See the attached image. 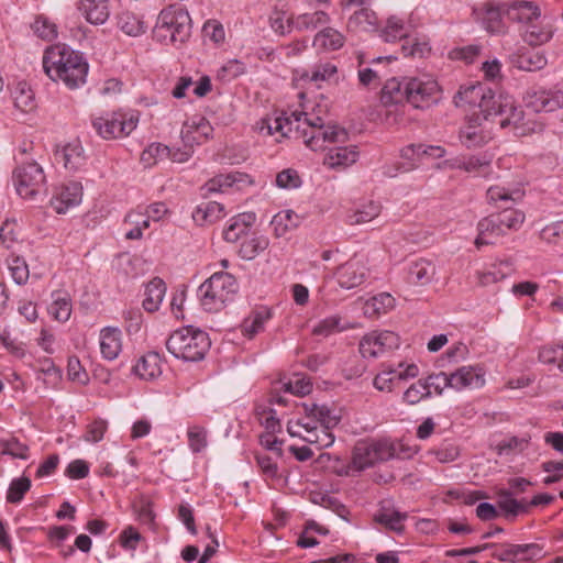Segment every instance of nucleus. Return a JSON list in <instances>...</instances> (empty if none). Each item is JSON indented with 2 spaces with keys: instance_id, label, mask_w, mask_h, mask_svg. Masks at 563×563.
Returning a JSON list of instances; mask_svg holds the SVG:
<instances>
[{
  "instance_id": "nucleus-1",
  "label": "nucleus",
  "mask_w": 563,
  "mask_h": 563,
  "mask_svg": "<svg viewBox=\"0 0 563 563\" xmlns=\"http://www.w3.org/2000/svg\"><path fill=\"white\" fill-rule=\"evenodd\" d=\"M488 202H503L505 207L501 211L493 212L481 219L477 223V236L475 246L481 249L483 245H493L497 241L511 232L518 231L525 222V213L512 206L515 198L508 189L499 186H492L487 190Z\"/></svg>"
},
{
  "instance_id": "nucleus-2",
  "label": "nucleus",
  "mask_w": 563,
  "mask_h": 563,
  "mask_svg": "<svg viewBox=\"0 0 563 563\" xmlns=\"http://www.w3.org/2000/svg\"><path fill=\"white\" fill-rule=\"evenodd\" d=\"M43 69L53 81L63 82L68 89L86 84L89 64L84 54L66 44L47 47L43 55Z\"/></svg>"
},
{
  "instance_id": "nucleus-3",
  "label": "nucleus",
  "mask_w": 563,
  "mask_h": 563,
  "mask_svg": "<svg viewBox=\"0 0 563 563\" xmlns=\"http://www.w3.org/2000/svg\"><path fill=\"white\" fill-rule=\"evenodd\" d=\"M191 34V19L183 9L169 5L161 11L153 29V37L165 45L185 43Z\"/></svg>"
},
{
  "instance_id": "nucleus-4",
  "label": "nucleus",
  "mask_w": 563,
  "mask_h": 563,
  "mask_svg": "<svg viewBox=\"0 0 563 563\" xmlns=\"http://www.w3.org/2000/svg\"><path fill=\"white\" fill-rule=\"evenodd\" d=\"M238 291L239 284L232 274L217 272L199 286L198 297L206 311L217 312L232 301Z\"/></svg>"
},
{
  "instance_id": "nucleus-5",
  "label": "nucleus",
  "mask_w": 563,
  "mask_h": 563,
  "mask_svg": "<svg viewBox=\"0 0 563 563\" xmlns=\"http://www.w3.org/2000/svg\"><path fill=\"white\" fill-rule=\"evenodd\" d=\"M166 349L176 358L186 362H198L209 351L210 340L205 331L186 327L169 335L166 341Z\"/></svg>"
},
{
  "instance_id": "nucleus-6",
  "label": "nucleus",
  "mask_w": 563,
  "mask_h": 563,
  "mask_svg": "<svg viewBox=\"0 0 563 563\" xmlns=\"http://www.w3.org/2000/svg\"><path fill=\"white\" fill-rule=\"evenodd\" d=\"M454 102L456 106L464 103L476 106L481 112L487 119L490 115H503L507 110L511 111V115L500 121V125L504 128L512 121L520 119L521 112L518 111L512 104L508 102L501 103L497 101L495 97L486 96L485 89L482 85H473L464 89H460L454 96Z\"/></svg>"
},
{
  "instance_id": "nucleus-7",
  "label": "nucleus",
  "mask_w": 563,
  "mask_h": 563,
  "mask_svg": "<svg viewBox=\"0 0 563 563\" xmlns=\"http://www.w3.org/2000/svg\"><path fill=\"white\" fill-rule=\"evenodd\" d=\"M301 128L297 137H301L305 144L312 151L323 148L325 142H344L347 133L338 125H325L324 120L314 113L301 112Z\"/></svg>"
},
{
  "instance_id": "nucleus-8",
  "label": "nucleus",
  "mask_w": 563,
  "mask_h": 563,
  "mask_svg": "<svg viewBox=\"0 0 563 563\" xmlns=\"http://www.w3.org/2000/svg\"><path fill=\"white\" fill-rule=\"evenodd\" d=\"M410 25H407L402 19L393 15L387 19L385 27L380 31V37L384 42L393 43L397 40L402 41L401 52L405 57L422 58L430 53L431 47L424 40L410 36Z\"/></svg>"
},
{
  "instance_id": "nucleus-9",
  "label": "nucleus",
  "mask_w": 563,
  "mask_h": 563,
  "mask_svg": "<svg viewBox=\"0 0 563 563\" xmlns=\"http://www.w3.org/2000/svg\"><path fill=\"white\" fill-rule=\"evenodd\" d=\"M12 183L16 194L23 199H34L46 191L44 170L34 161L18 165L12 172Z\"/></svg>"
},
{
  "instance_id": "nucleus-10",
  "label": "nucleus",
  "mask_w": 563,
  "mask_h": 563,
  "mask_svg": "<svg viewBox=\"0 0 563 563\" xmlns=\"http://www.w3.org/2000/svg\"><path fill=\"white\" fill-rule=\"evenodd\" d=\"M97 134L104 140H113L128 136L135 130L139 115L134 112L113 111L91 120Z\"/></svg>"
},
{
  "instance_id": "nucleus-11",
  "label": "nucleus",
  "mask_w": 563,
  "mask_h": 563,
  "mask_svg": "<svg viewBox=\"0 0 563 563\" xmlns=\"http://www.w3.org/2000/svg\"><path fill=\"white\" fill-rule=\"evenodd\" d=\"M440 98L438 82L430 77L407 79V102L416 109H427Z\"/></svg>"
},
{
  "instance_id": "nucleus-12",
  "label": "nucleus",
  "mask_w": 563,
  "mask_h": 563,
  "mask_svg": "<svg viewBox=\"0 0 563 563\" xmlns=\"http://www.w3.org/2000/svg\"><path fill=\"white\" fill-rule=\"evenodd\" d=\"M399 336L393 331H372L365 334L358 344L363 357H378L386 351L399 346Z\"/></svg>"
},
{
  "instance_id": "nucleus-13",
  "label": "nucleus",
  "mask_w": 563,
  "mask_h": 563,
  "mask_svg": "<svg viewBox=\"0 0 563 563\" xmlns=\"http://www.w3.org/2000/svg\"><path fill=\"white\" fill-rule=\"evenodd\" d=\"M506 2L501 4L487 3L481 9L474 10L475 19L481 22L483 27L490 34L505 33L503 15H505Z\"/></svg>"
},
{
  "instance_id": "nucleus-14",
  "label": "nucleus",
  "mask_w": 563,
  "mask_h": 563,
  "mask_svg": "<svg viewBox=\"0 0 563 563\" xmlns=\"http://www.w3.org/2000/svg\"><path fill=\"white\" fill-rule=\"evenodd\" d=\"M505 15L514 22L528 24L539 21L541 12L533 1L511 0L506 2Z\"/></svg>"
},
{
  "instance_id": "nucleus-15",
  "label": "nucleus",
  "mask_w": 563,
  "mask_h": 563,
  "mask_svg": "<svg viewBox=\"0 0 563 563\" xmlns=\"http://www.w3.org/2000/svg\"><path fill=\"white\" fill-rule=\"evenodd\" d=\"M451 380L455 390L478 389L485 385V372L479 366H462L451 373Z\"/></svg>"
},
{
  "instance_id": "nucleus-16",
  "label": "nucleus",
  "mask_w": 563,
  "mask_h": 563,
  "mask_svg": "<svg viewBox=\"0 0 563 563\" xmlns=\"http://www.w3.org/2000/svg\"><path fill=\"white\" fill-rule=\"evenodd\" d=\"M528 106L537 112H552L563 108V90L540 89L529 95Z\"/></svg>"
},
{
  "instance_id": "nucleus-17",
  "label": "nucleus",
  "mask_w": 563,
  "mask_h": 563,
  "mask_svg": "<svg viewBox=\"0 0 563 563\" xmlns=\"http://www.w3.org/2000/svg\"><path fill=\"white\" fill-rule=\"evenodd\" d=\"M335 276L340 287L352 289L364 283L366 267L361 262L352 260L339 266Z\"/></svg>"
},
{
  "instance_id": "nucleus-18",
  "label": "nucleus",
  "mask_w": 563,
  "mask_h": 563,
  "mask_svg": "<svg viewBox=\"0 0 563 563\" xmlns=\"http://www.w3.org/2000/svg\"><path fill=\"white\" fill-rule=\"evenodd\" d=\"M82 197V187L79 183H69L64 185L51 203L57 213H65L70 207L80 203Z\"/></svg>"
},
{
  "instance_id": "nucleus-19",
  "label": "nucleus",
  "mask_w": 563,
  "mask_h": 563,
  "mask_svg": "<svg viewBox=\"0 0 563 563\" xmlns=\"http://www.w3.org/2000/svg\"><path fill=\"white\" fill-rule=\"evenodd\" d=\"M255 220L256 216L253 212H243L233 217L223 230V239L230 243L238 242L242 236L247 235Z\"/></svg>"
},
{
  "instance_id": "nucleus-20",
  "label": "nucleus",
  "mask_w": 563,
  "mask_h": 563,
  "mask_svg": "<svg viewBox=\"0 0 563 563\" xmlns=\"http://www.w3.org/2000/svg\"><path fill=\"white\" fill-rule=\"evenodd\" d=\"M435 272V265L431 261L419 258L409 264L407 280L412 285L426 286L433 280Z\"/></svg>"
},
{
  "instance_id": "nucleus-21",
  "label": "nucleus",
  "mask_w": 563,
  "mask_h": 563,
  "mask_svg": "<svg viewBox=\"0 0 563 563\" xmlns=\"http://www.w3.org/2000/svg\"><path fill=\"white\" fill-rule=\"evenodd\" d=\"M100 351L108 361L119 356L122 351V333L118 328L106 327L100 331Z\"/></svg>"
},
{
  "instance_id": "nucleus-22",
  "label": "nucleus",
  "mask_w": 563,
  "mask_h": 563,
  "mask_svg": "<svg viewBox=\"0 0 563 563\" xmlns=\"http://www.w3.org/2000/svg\"><path fill=\"white\" fill-rule=\"evenodd\" d=\"M358 158L356 146H335L328 151L323 164L332 169L345 168Z\"/></svg>"
},
{
  "instance_id": "nucleus-23",
  "label": "nucleus",
  "mask_w": 563,
  "mask_h": 563,
  "mask_svg": "<svg viewBox=\"0 0 563 563\" xmlns=\"http://www.w3.org/2000/svg\"><path fill=\"white\" fill-rule=\"evenodd\" d=\"M408 518L407 512H400L389 506L382 505L374 515V521L383 525L386 529L402 534L405 531L404 521Z\"/></svg>"
},
{
  "instance_id": "nucleus-24",
  "label": "nucleus",
  "mask_w": 563,
  "mask_h": 563,
  "mask_svg": "<svg viewBox=\"0 0 563 563\" xmlns=\"http://www.w3.org/2000/svg\"><path fill=\"white\" fill-rule=\"evenodd\" d=\"M55 156L64 163L65 168L71 172L79 170L86 163L84 148L79 142L68 143L57 151Z\"/></svg>"
},
{
  "instance_id": "nucleus-25",
  "label": "nucleus",
  "mask_w": 563,
  "mask_h": 563,
  "mask_svg": "<svg viewBox=\"0 0 563 563\" xmlns=\"http://www.w3.org/2000/svg\"><path fill=\"white\" fill-rule=\"evenodd\" d=\"M338 67L332 62H320L314 64L310 70H305L300 78L321 87V82L338 81Z\"/></svg>"
},
{
  "instance_id": "nucleus-26",
  "label": "nucleus",
  "mask_w": 563,
  "mask_h": 563,
  "mask_svg": "<svg viewBox=\"0 0 563 563\" xmlns=\"http://www.w3.org/2000/svg\"><path fill=\"white\" fill-rule=\"evenodd\" d=\"M380 100L384 106H398L407 102V79H387L382 89Z\"/></svg>"
},
{
  "instance_id": "nucleus-27",
  "label": "nucleus",
  "mask_w": 563,
  "mask_h": 563,
  "mask_svg": "<svg viewBox=\"0 0 563 563\" xmlns=\"http://www.w3.org/2000/svg\"><path fill=\"white\" fill-rule=\"evenodd\" d=\"M378 461L375 457V453L371 441L358 442L352 452V461L349 465L350 468L362 472L368 467L374 466Z\"/></svg>"
},
{
  "instance_id": "nucleus-28",
  "label": "nucleus",
  "mask_w": 563,
  "mask_h": 563,
  "mask_svg": "<svg viewBox=\"0 0 563 563\" xmlns=\"http://www.w3.org/2000/svg\"><path fill=\"white\" fill-rule=\"evenodd\" d=\"M497 506L504 512L506 518H516L520 514L529 512V505L525 499L518 500L506 488L497 492Z\"/></svg>"
},
{
  "instance_id": "nucleus-29",
  "label": "nucleus",
  "mask_w": 563,
  "mask_h": 563,
  "mask_svg": "<svg viewBox=\"0 0 563 563\" xmlns=\"http://www.w3.org/2000/svg\"><path fill=\"white\" fill-rule=\"evenodd\" d=\"M305 413L308 418L316 420L321 428L332 430L338 426L340 418L333 415L332 410L325 405L302 404Z\"/></svg>"
},
{
  "instance_id": "nucleus-30",
  "label": "nucleus",
  "mask_w": 563,
  "mask_h": 563,
  "mask_svg": "<svg viewBox=\"0 0 563 563\" xmlns=\"http://www.w3.org/2000/svg\"><path fill=\"white\" fill-rule=\"evenodd\" d=\"M378 18L376 13L368 8H362L354 12L347 21V30L352 32H369L377 29Z\"/></svg>"
},
{
  "instance_id": "nucleus-31",
  "label": "nucleus",
  "mask_w": 563,
  "mask_h": 563,
  "mask_svg": "<svg viewBox=\"0 0 563 563\" xmlns=\"http://www.w3.org/2000/svg\"><path fill=\"white\" fill-rule=\"evenodd\" d=\"M166 292V285L163 279L155 277L145 287L143 308L148 312L158 310Z\"/></svg>"
},
{
  "instance_id": "nucleus-32",
  "label": "nucleus",
  "mask_w": 563,
  "mask_h": 563,
  "mask_svg": "<svg viewBox=\"0 0 563 563\" xmlns=\"http://www.w3.org/2000/svg\"><path fill=\"white\" fill-rule=\"evenodd\" d=\"M81 11L86 20L95 25L106 23L110 15L109 2L102 0H86Z\"/></svg>"
},
{
  "instance_id": "nucleus-33",
  "label": "nucleus",
  "mask_w": 563,
  "mask_h": 563,
  "mask_svg": "<svg viewBox=\"0 0 563 563\" xmlns=\"http://www.w3.org/2000/svg\"><path fill=\"white\" fill-rule=\"evenodd\" d=\"M355 325L351 322L344 321L341 316L333 314L320 320L313 328L312 334L318 336L328 338L335 332H342L349 329H354Z\"/></svg>"
},
{
  "instance_id": "nucleus-34",
  "label": "nucleus",
  "mask_w": 563,
  "mask_h": 563,
  "mask_svg": "<svg viewBox=\"0 0 563 563\" xmlns=\"http://www.w3.org/2000/svg\"><path fill=\"white\" fill-rule=\"evenodd\" d=\"M223 217V206L217 201H205L192 212L194 221L199 225L213 223Z\"/></svg>"
},
{
  "instance_id": "nucleus-35",
  "label": "nucleus",
  "mask_w": 563,
  "mask_h": 563,
  "mask_svg": "<svg viewBox=\"0 0 563 563\" xmlns=\"http://www.w3.org/2000/svg\"><path fill=\"white\" fill-rule=\"evenodd\" d=\"M246 175L239 172L229 173L227 175H218L201 187V195L207 196L208 194L212 192H224L227 188L243 181Z\"/></svg>"
},
{
  "instance_id": "nucleus-36",
  "label": "nucleus",
  "mask_w": 563,
  "mask_h": 563,
  "mask_svg": "<svg viewBox=\"0 0 563 563\" xmlns=\"http://www.w3.org/2000/svg\"><path fill=\"white\" fill-rule=\"evenodd\" d=\"M53 302L48 308V312L52 317L59 321L66 322L69 320L73 311L71 299L69 295L62 290L53 291Z\"/></svg>"
},
{
  "instance_id": "nucleus-37",
  "label": "nucleus",
  "mask_w": 563,
  "mask_h": 563,
  "mask_svg": "<svg viewBox=\"0 0 563 563\" xmlns=\"http://www.w3.org/2000/svg\"><path fill=\"white\" fill-rule=\"evenodd\" d=\"M119 29L129 36H140L146 32L147 25L143 18L132 11H122L118 15Z\"/></svg>"
},
{
  "instance_id": "nucleus-38",
  "label": "nucleus",
  "mask_w": 563,
  "mask_h": 563,
  "mask_svg": "<svg viewBox=\"0 0 563 563\" xmlns=\"http://www.w3.org/2000/svg\"><path fill=\"white\" fill-rule=\"evenodd\" d=\"M345 38L342 33L333 27H324L313 38V46L322 51H336L344 45Z\"/></svg>"
},
{
  "instance_id": "nucleus-39",
  "label": "nucleus",
  "mask_w": 563,
  "mask_h": 563,
  "mask_svg": "<svg viewBox=\"0 0 563 563\" xmlns=\"http://www.w3.org/2000/svg\"><path fill=\"white\" fill-rule=\"evenodd\" d=\"M124 225L130 227L125 231L126 240H141L143 231L150 227L148 217L139 210L130 211L124 218Z\"/></svg>"
},
{
  "instance_id": "nucleus-40",
  "label": "nucleus",
  "mask_w": 563,
  "mask_h": 563,
  "mask_svg": "<svg viewBox=\"0 0 563 563\" xmlns=\"http://www.w3.org/2000/svg\"><path fill=\"white\" fill-rule=\"evenodd\" d=\"M134 372L143 379H153L161 375L162 368L158 353L151 352L142 356L134 366Z\"/></svg>"
},
{
  "instance_id": "nucleus-41",
  "label": "nucleus",
  "mask_w": 563,
  "mask_h": 563,
  "mask_svg": "<svg viewBox=\"0 0 563 563\" xmlns=\"http://www.w3.org/2000/svg\"><path fill=\"white\" fill-rule=\"evenodd\" d=\"M373 446L375 457L378 463L387 462L389 460L395 459L398 455V451L400 448L399 440H393L390 438H379L369 440Z\"/></svg>"
},
{
  "instance_id": "nucleus-42",
  "label": "nucleus",
  "mask_w": 563,
  "mask_h": 563,
  "mask_svg": "<svg viewBox=\"0 0 563 563\" xmlns=\"http://www.w3.org/2000/svg\"><path fill=\"white\" fill-rule=\"evenodd\" d=\"M460 140L464 146L473 148L485 145L489 140V135L479 125L470 122L461 129Z\"/></svg>"
},
{
  "instance_id": "nucleus-43",
  "label": "nucleus",
  "mask_w": 563,
  "mask_h": 563,
  "mask_svg": "<svg viewBox=\"0 0 563 563\" xmlns=\"http://www.w3.org/2000/svg\"><path fill=\"white\" fill-rule=\"evenodd\" d=\"M269 245L265 235L253 234L244 240L240 246L239 255L246 261L254 260L260 253L264 252Z\"/></svg>"
},
{
  "instance_id": "nucleus-44",
  "label": "nucleus",
  "mask_w": 563,
  "mask_h": 563,
  "mask_svg": "<svg viewBox=\"0 0 563 563\" xmlns=\"http://www.w3.org/2000/svg\"><path fill=\"white\" fill-rule=\"evenodd\" d=\"M272 313L267 308H261L253 312L242 323V332L252 339L255 334L263 331L264 324L271 319Z\"/></svg>"
},
{
  "instance_id": "nucleus-45",
  "label": "nucleus",
  "mask_w": 563,
  "mask_h": 563,
  "mask_svg": "<svg viewBox=\"0 0 563 563\" xmlns=\"http://www.w3.org/2000/svg\"><path fill=\"white\" fill-rule=\"evenodd\" d=\"M523 40L532 46L547 43L552 37V30L549 25H543L539 21L525 26Z\"/></svg>"
},
{
  "instance_id": "nucleus-46",
  "label": "nucleus",
  "mask_w": 563,
  "mask_h": 563,
  "mask_svg": "<svg viewBox=\"0 0 563 563\" xmlns=\"http://www.w3.org/2000/svg\"><path fill=\"white\" fill-rule=\"evenodd\" d=\"M301 112L294 111L289 117L274 118V134L280 133L282 137L288 136L290 133L300 132L301 128Z\"/></svg>"
},
{
  "instance_id": "nucleus-47",
  "label": "nucleus",
  "mask_w": 563,
  "mask_h": 563,
  "mask_svg": "<svg viewBox=\"0 0 563 563\" xmlns=\"http://www.w3.org/2000/svg\"><path fill=\"white\" fill-rule=\"evenodd\" d=\"M329 22V15L323 11H314L310 13L300 14L292 20L294 29L313 30L318 26L324 25Z\"/></svg>"
},
{
  "instance_id": "nucleus-48",
  "label": "nucleus",
  "mask_w": 563,
  "mask_h": 563,
  "mask_svg": "<svg viewBox=\"0 0 563 563\" xmlns=\"http://www.w3.org/2000/svg\"><path fill=\"white\" fill-rule=\"evenodd\" d=\"M297 220L298 216L292 210H284L275 214L271 222L275 235L278 238L284 236L297 227Z\"/></svg>"
},
{
  "instance_id": "nucleus-49",
  "label": "nucleus",
  "mask_w": 563,
  "mask_h": 563,
  "mask_svg": "<svg viewBox=\"0 0 563 563\" xmlns=\"http://www.w3.org/2000/svg\"><path fill=\"white\" fill-rule=\"evenodd\" d=\"M14 106L22 112H30L35 108V99L32 89L26 82H19L13 90Z\"/></svg>"
},
{
  "instance_id": "nucleus-50",
  "label": "nucleus",
  "mask_w": 563,
  "mask_h": 563,
  "mask_svg": "<svg viewBox=\"0 0 563 563\" xmlns=\"http://www.w3.org/2000/svg\"><path fill=\"white\" fill-rule=\"evenodd\" d=\"M547 58L543 53L538 51H529L518 57L517 65L526 71L541 70L547 66Z\"/></svg>"
},
{
  "instance_id": "nucleus-51",
  "label": "nucleus",
  "mask_w": 563,
  "mask_h": 563,
  "mask_svg": "<svg viewBox=\"0 0 563 563\" xmlns=\"http://www.w3.org/2000/svg\"><path fill=\"white\" fill-rule=\"evenodd\" d=\"M382 207L378 202L369 201L349 216L350 224H363L379 216Z\"/></svg>"
},
{
  "instance_id": "nucleus-52",
  "label": "nucleus",
  "mask_w": 563,
  "mask_h": 563,
  "mask_svg": "<svg viewBox=\"0 0 563 563\" xmlns=\"http://www.w3.org/2000/svg\"><path fill=\"white\" fill-rule=\"evenodd\" d=\"M394 306V298L387 294H379L372 299L367 300L364 306V314L367 317H373L375 314H380L387 311V309Z\"/></svg>"
},
{
  "instance_id": "nucleus-53",
  "label": "nucleus",
  "mask_w": 563,
  "mask_h": 563,
  "mask_svg": "<svg viewBox=\"0 0 563 563\" xmlns=\"http://www.w3.org/2000/svg\"><path fill=\"white\" fill-rule=\"evenodd\" d=\"M31 488V479L29 477H20L14 478L8 488L7 492V501L10 504H19L24 495L30 490Z\"/></svg>"
},
{
  "instance_id": "nucleus-54",
  "label": "nucleus",
  "mask_w": 563,
  "mask_h": 563,
  "mask_svg": "<svg viewBox=\"0 0 563 563\" xmlns=\"http://www.w3.org/2000/svg\"><path fill=\"white\" fill-rule=\"evenodd\" d=\"M302 440L310 444H316L318 449L329 448L334 442V435L331 430L321 428L309 431V434H303Z\"/></svg>"
},
{
  "instance_id": "nucleus-55",
  "label": "nucleus",
  "mask_w": 563,
  "mask_h": 563,
  "mask_svg": "<svg viewBox=\"0 0 563 563\" xmlns=\"http://www.w3.org/2000/svg\"><path fill=\"white\" fill-rule=\"evenodd\" d=\"M33 32L45 41H53L57 37V26L47 18L40 15L36 16L32 23Z\"/></svg>"
},
{
  "instance_id": "nucleus-56",
  "label": "nucleus",
  "mask_w": 563,
  "mask_h": 563,
  "mask_svg": "<svg viewBox=\"0 0 563 563\" xmlns=\"http://www.w3.org/2000/svg\"><path fill=\"white\" fill-rule=\"evenodd\" d=\"M430 396L431 391L427 388L424 380L418 379L406 389L402 395V400L408 405H416Z\"/></svg>"
},
{
  "instance_id": "nucleus-57",
  "label": "nucleus",
  "mask_w": 563,
  "mask_h": 563,
  "mask_svg": "<svg viewBox=\"0 0 563 563\" xmlns=\"http://www.w3.org/2000/svg\"><path fill=\"white\" fill-rule=\"evenodd\" d=\"M1 453L10 455L13 459L26 460L29 457V446L16 438L0 440Z\"/></svg>"
},
{
  "instance_id": "nucleus-58",
  "label": "nucleus",
  "mask_w": 563,
  "mask_h": 563,
  "mask_svg": "<svg viewBox=\"0 0 563 563\" xmlns=\"http://www.w3.org/2000/svg\"><path fill=\"white\" fill-rule=\"evenodd\" d=\"M539 360L543 364L556 365L563 372V345H548L539 351Z\"/></svg>"
},
{
  "instance_id": "nucleus-59",
  "label": "nucleus",
  "mask_w": 563,
  "mask_h": 563,
  "mask_svg": "<svg viewBox=\"0 0 563 563\" xmlns=\"http://www.w3.org/2000/svg\"><path fill=\"white\" fill-rule=\"evenodd\" d=\"M276 186L282 189H297L301 186L302 180L298 172L294 168H286L276 175Z\"/></svg>"
},
{
  "instance_id": "nucleus-60",
  "label": "nucleus",
  "mask_w": 563,
  "mask_h": 563,
  "mask_svg": "<svg viewBox=\"0 0 563 563\" xmlns=\"http://www.w3.org/2000/svg\"><path fill=\"white\" fill-rule=\"evenodd\" d=\"M244 71L245 65L242 62L230 59L219 68L217 77L222 81H231Z\"/></svg>"
},
{
  "instance_id": "nucleus-61",
  "label": "nucleus",
  "mask_w": 563,
  "mask_h": 563,
  "mask_svg": "<svg viewBox=\"0 0 563 563\" xmlns=\"http://www.w3.org/2000/svg\"><path fill=\"white\" fill-rule=\"evenodd\" d=\"M169 155L168 146L161 143H153L145 148L141 155V161L150 166L155 164L157 159H163Z\"/></svg>"
},
{
  "instance_id": "nucleus-62",
  "label": "nucleus",
  "mask_w": 563,
  "mask_h": 563,
  "mask_svg": "<svg viewBox=\"0 0 563 563\" xmlns=\"http://www.w3.org/2000/svg\"><path fill=\"white\" fill-rule=\"evenodd\" d=\"M424 380L427 388L431 391L433 388L437 395H441L444 388H452L451 374L440 372L429 375Z\"/></svg>"
},
{
  "instance_id": "nucleus-63",
  "label": "nucleus",
  "mask_w": 563,
  "mask_h": 563,
  "mask_svg": "<svg viewBox=\"0 0 563 563\" xmlns=\"http://www.w3.org/2000/svg\"><path fill=\"white\" fill-rule=\"evenodd\" d=\"M188 444L192 452L199 453L207 446V431L205 428L194 426L188 430Z\"/></svg>"
},
{
  "instance_id": "nucleus-64",
  "label": "nucleus",
  "mask_w": 563,
  "mask_h": 563,
  "mask_svg": "<svg viewBox=\"0 0 563 563\" xmlns=\"http://www.w3.org/2000/svg\"><path fill=\"white\" fill-rule=\"evenodd\" d=\"M540 236L543 241L549 243H563V221H556L545 225L541 230Z\"/></svg>"
}]
</instances>
